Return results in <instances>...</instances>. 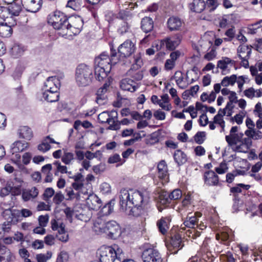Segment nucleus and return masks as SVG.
<instances>
[{
  "label": "nucleus",
  "instance_id": "nucleus-1",
  "mask_svg": "<svg viewBox=\"0 0 262 262\" xmlns=\"http://www.w3.org/2000/svg\"><path fill=\"white\" fill-rule=\"evenodd\" d=\"M121 210L127 215L138 216L144 212L143 193L142 192L122 189L120 192Z\"/></svg>",
  "mask_w": 262,
  "mask_h": 262
},
{
  "label": "nucleus",
  "instance_id": "nucleus-2",
  "mask_svg": "<svg viewBox=\"0 0 262 262\" xmlns=\"http://www.w3.org/2000/svg\"><path fill=\"white\" fill-rule=\"evenodd\" d=\"M32 212L28 209L21 211L15 209H6L2 215L6 221L2 225V229L5 232H9L12 225H15L21 220V217H27L32 215Z\"/></svg>",
  "mask_w": 262,
  "mask_h": 262
},
{
  "label": "nucleus",
  "instance_id": "nucleus-3",
  "mask_svg": "<svg viewBox=\"0 0 262 262\" xmlns=\"http://www.w3.org/2000/svg\"><path fill=\"white\" fill-rule=\"evenodd\" d=\"M238 127L232 126L230 130L229 135L225 137V140L228 145L235 152H240V149L247 147L250 144L249 139H243V134L237 133Z\"/></svg>",
  "mask_w": 262,
  "mask_h": 262
},
{
  "label": "nucleus",
  "instance_id": "nucleus-4",
  "mask_svg": "<svg viewBox=\"0 0 262 262\" xmlns=\"http://www.w3.org/2000/svg\"><path fill=\"white\" fill-rule=\"evenodd\" d=\"M75 81L79 86L89 85L93 79V70L92 67L84 63L79 64L75 70Z\"/></svg>",
  "mask_w": 262,
  "mask_h": 262
},
{
  "label": "nucleus",
  "instance_id": "nucleus-5",
  "mask_svg": "<svg viewBox=\"0 0 262 262\" xmlns=\"http://www.w3.org/2000/svg\"><path fill=\"white\" fill-rule=\"evenodd\" d=\"M201 216V214L200 212L192 213L189 212L184 221L183 224L181 225L180 228V232L182 233L183 231L186 230V228L189 229L185 232L186 236H188L190 239H196L198 237L200 236V232L195 229L194 226L198 222V218Z\"/></svg>",
  "mask_w": 262,
  "mask_h": 262
},
{
  "label": "nucleus",
  "instance_id": "nucleus-6",
  "mask_svg": "<svg viewBox=\"0 0 262 262\" xmlns=\"http://www.w3.org/2000/svg\"><path fill=\"white\" fill-rule=\"evenodd\" d=\"M68 17L63 13L56 11L49 15L48 23L54 29L59 31V34L62 36L68 34L67 22Z\"/></svg>",
  "mask_w": 262,
  "mask_h": 262
},
{
  "label": "nucleus",
  "instance_id": "nucleus-7",
  "mask_svg": "<svg viewBox=\"0 0 262 262\" xmlns=\"http://www.w3.org/2000/svg\"><path fill=\"white\" fill-rule=\"evenodd\" d=\"M117 112L115 111L111 112L104 111L100 113L98 116L99 122L101 123H107L110 124L108 128L111 130H117L119 128L117 123Z\"/></svg>",
  "mask_w": 262,
  "mask_h": 262
},
{
  "label": "nucleus",
  "instance_id": "nucleus-8",
  "mask_svg": "<svg viewBox=\"0 0 262 262\" xmlns=\"http://www.w3.org/2000/svg\"><path fill=\"white\" fill-rule=\"evenodd\" d=\"M111 57L105 52L101 54L98 57L95 59V66L102 67L107 69L111 70L112 69V64L116 63V61H114V58L116 56L117 53L115 50L111 49Z\"/></svg>",
  "mask_w": 262,
  "mask_h": 262
},
{
  "label": "nucleus",
  "instance_id": "nucleus-9",
  "mask_svg": "<svg viewBox=\"0 0 262 262\" xmlns=\"http://www.w3.org/2000/svg\"><path fill=\"white\" fill-rule=\"evenodd\" d=\"M212 242L209 238H206L201 247L199 255L200 260L204 262H212L214 257L212 254Z\"/></svg>",
  "mask_w": 262,
  "mask_h": 262
},
{
  "label": "nucleus",
  "instance_id": "nucleus-10",
  "mask_svg": "<svg viewBox=\"0 0 262 262\" xmlns=\"http://www.w3.org/2000/svg\"><path fill=\"white\" fill-rule=\"evenodd\" d=\"M188 74V72L185 74L180 71H177L171 77L170 79L174 80L177 85L180 89L184 90L187 88L189 85L195 81L193 78L189 79Z\"/></svg>",
  "mask_w": 262,
  "mask_h": 262
},
{
  "label": "nucleus",
  "instance_id": "nucleus-11",
  "mask_svg": "<svg viewBox=\"0 0 262 262\" xmlns=\"http://www.w3.org/2000/svg\"><path fill=\"white\" fill-rule=\"evenodd\" d=\"M51 228L53 231H57L56 238L62 242H67L69 239V234L65 230V225L59 220L53 219L51 221Z\"/></svg>",
  "mask_w": 262,
  "mask_h": 262
},
{
  "label": "nucleus",
  "instance_id": "nucleus-12",
  "mask_svg": "<svg viewBox=\"0 0 262 262\" xmlns=\"http://www.w3.org/2000/svg\"><path fill=\"white\" fill-rule=\"evenodd\" d=\"M180 231L173 234V231L170 232L171 239L169 244H166L167 250L170 254H176L184 246Z\"/></svg>",
  "mask_w": 262,
  "mask_h": 262
},
{
  "label": "nucleus",
  "instance_id": "nucleus-13",
  "mask_svg": "<svg viewBox=\"0 0 262 262\" xmlns=\"http://www.w3.org/2000/svg\"><path fill=\"white\" fill-rule=\"evenodd\" d=\"M83 21L79 16H71L68 17L67 22L68 34L72 33L74 35L79 34L83 27Z\"/></svg>",
  "mask_w": 262,
  "mask_h": 262
},
{
  "label": "nucleus",
  "instance_id": "nucleus-14",
  "mask_svg": "<svg viewBox=\"0 0 262 262\" xmlns=\"http://www.w3.org/2000/svg\"><path fill=\"white\" fill-rule=\"evenodd\" d=\"M157 169V176L159 182H158L156 184L158 185V187L160 188L169 182L167 165L164 160H161L158 164Z\"/></svg>",
  "mask_w": 262,
  "mask_h": 262
},
{
  "label": "nucleus",
  "instance_id": "nucleus-15",
  "mask_svg": "<svg viewBox=\"0 0 262 262\" xmlns=\"http://www.w3.org/2000/svg\"><path fill=\"white\" fill-rule=\"evenodd\" d=\"M142 65V61L139 55L134 58V63L128 71L127 74L136 80H140L143 78L142 72L138 70Z\"/></svg>",
  "mask_w": 262,
  "mask_h": 262
},
{
  "label": "nucleus",
  "instance_id": "nucleus-16",
  "mask_svg": "<svg viewBox=\"0 0 262 262\" xmlns=\"http://www.w3.org/2000/svg\"><path fill=\"white\" fill-rule=\"evenodd\" d=\"M100 262H114L116 254L112 247H101L99 250Z\"/></svg>",
  "mask_w": 262,
  "mask_h": 262
},
{
  "label": "nucleus",
  "instance_id": "nucleus-17",
  "mask_svg": "<svg viewBox=\"0 0 262 262\" xmlns=\"http://www.w3.org/2000/svg\"><path fill=\"white\" fill-rule=\"evenodd\" d=\"M135 50V44L128 39L120 45L118 48V53L121 57H129Z\"/></svg>",
  "mask_w": 262,
  "mask_h": 262
},
{
  "label": "nucleus",
  "instance_id": "nucleus-18",
  "mask_svg": "<svg viewBox=\"0 0 262 262\" xmlns=\"http://www.w3.org/2000/svg\"><path fill=\"white\" fill-rule=\"evenodd\" d=\"M245 135L247 136V137L243 138V139H249L250 144L247 146V147H244V148L241 149L239 152L246 153L250 150L252 145V139L257 140L262 138L261 132L255 129H247L245 132Z\"/></svg>",
  "mask_w": 262,
  "mask_h": 262
},
{
  "label": "nucleus",
  "instance_id": "nucleus-19",
  "mask_svg": "<svg viewBox=\"0 0 262 262\" xmlns=\"http://www.w3.org/2000/svg\"><path fill=\"white\" fill-rule=\"evenodd\" d=\"M251 48L244 45H240L237 48V54L241 59V64L247 68L249 67L248 59L251 53Z\"/></svg>",
  "mask_w": 262,
  "mask_h": 262
},
{
  "label": "nucleus",
  "instance_id": "nucleus-20",
  "mask_svg": "<svg viewBox=\"0 0 262 262\" xmlns=\"http://www.w3.org/2000/svg\"><path fill=\"white\" fill-rule=\"evenodd\" d=\"M165 192H158L159 193V199L160 203L166 205L170 203V201L172 200H178L182 197V191L179 189L173 190L170 194L168 195L164 194Z\"/></svg>",
  "mask_w": 262,
  "mask_h": 262
},
{
  "label": "nucleus",
  "instance_id": "nucleus-21",
  "mask_svg": "<svg viewBox=\"0 0 262 262\" xmlns=\"http://www.w3.org/2000/svg\"><path fill=\"white\" fill-rule=\"evenodd\" d=\"M105 233L108 237L116 239L120 236L121 233L120 226L114 221L107 222L106 232Z\"/></svg>",
  "mask_w": 262,
  "mask_h": 262
},
{
  "label": "nucleus",
  "instance_id": "nucleus-22",
  "mask_svg": "<svg viewBox=\"0 0 262 262\" xmlns=\"http://www.w3.org/2000/svg\"><path fill=\"white\" fill-rule=\"evenodd\" d=\"M22 6L26 11L31 12H36L41 7L42 0H21Z\"/></svg>",
  "mask_w": 262,
  "mask_h": 262
},
{
  "label": "nucleus",
  "instance_id": "nucleus-23",
  "mask_svg": "<svg viewBox=\"0 0 262 262\" xmlns=\"http://www.w3.org/2000/svg\"><path fill=\"white\" fill-rule=\"evenodd\" d=\"M110 86V83L106 82L102 87L99 88L96 93V102L99 105L104 104L106 102V93Z\"/></svg>",
  "mask_w": 262,
  "mask_h": 262
},
{
  "label": "nucleus",
  "instance_id": "nucleus-24",
  "mask_svg": "<svg viewBox=\"0 0 262 262\" xmlns=\"http://www.w3.org/2000/svg\"><path fill=\"white\" fill-rule=\"evenodd\" d=\"M217 67L222 70V72L225 75L228 74L230 69L234 66V61L226 57H223L217 61Z\"/></svg>",
  "mask_w": 262,
  "mask_h": 262
},
{
  "label": "nucleus",
  "instance_id": "nucleus-25",
  "mask_svg": "<svg viewBox=\"0 0 262 262\" xmlns=\"http://www.w3.org/2000/svg\"><path fill=\"white\" fill-rule=\"evenodd\" d=\"M87 195L86 204L92 210L100 209L102 204L101 200L96 194H91L90 191Z\"/></svg>",
  "mask_w": 262,
  "mask_h": 262
},
{
  "label": "nucleus",
  "instance_id": "nucleus-26",
  "mask_svg": "<svg viewBox=\"0 0 262 262\" xmlns=\"http://www.w3.org/2000/svg\"><path fill=\"white\" fill-rule=\"evenodd\" d=\"M148 262H163L161 254L154 245L148 244Z\"/></svg>",
  "mask_w": 262,
  "mask_h": 262
},
{
  "label": "nucleus",
  "instance_id": "nucleus-27",
  "mask_svg": "<svg viewBox=\"0 0 262 262\" xmlns=\"http://www.w3.org/2000/svg\"><path fill=\"white\" fill-rule=\"evenodd\" d=\"M60 86L59 80L56 76L49 77L45 82V90L58 91Z\"/></svg>",
  "mask_w": 262,
  "mask_h": 262
},
{
  "label": "nucleus",
  "instance_id": "nucleus-28",
  "mask_svg": "<svg viewBox=\"0 0 262 262\" xmlns=\"http://www.w3.org/2000/svg\"><path fill=\"white\" fill-rule=\"evenodd\" d=\"M233 233L232 230L228 227H225L222 229L220 233L216 234L217 240H221L224 242V244L227 245L228 243L232 239Z\"/></svg>",
  "mask_w": 262,
  "mask_h": 262
},
{
  "label": "nucleus",
  "instance_id": "nucleus-29",
  "mask_svg": "<svg viewBox=\"0 0 262 262\" xmlns=\"http://www.w3.org/2000/svg\"><path fill=\"white\" fill-rule=\"evenodd\" d=\"M15 24V21L12 23L8 21L0 24V36L2 37H10L13 33L12 27Z\"/></svg>",
  "mask_w": 262,
  "mask_h": 262
},
{
  "label": "nucleus",
  "instance_id": "nucleus-30",
  "mask_svg": "<svg viewBox=\"0 0 262 262\" xmlns=\"http://www.w3.org/2000/svg\"><path fill=\"white\" fill-rule=\"evenodd\" d=\"M205 183L209 186L217 185L219 182V177L212 170L206 171L204 174Z\"/></svg>",
  "mask_w": 262,
  "mask_h": 262
},
{
  "label": "nucleus",
  "instance_id": "nucleus-31",
  "mask_svg": "<svg viewBox=\"0 0 262 262\" xmlns=\"http://www.w3.org/2000/svg\"><path fill=\"white\" fill-rule=\"evenodd\" d=\"M120 88L122 90L130 92H135L138 88L137 83L134 80L129 78H124L120 82Z\"/></svg>",
  "mask_w": 262,
  "mask_h": 262
},
{
  "label": "nucleus",
  "instance_id": "nucleus-32",
  "mask_svg": "<svg viewBox=\"0 0 262 262\" xmlns=\"http://www.w3.org/2000/svg\"><path fill=\"white\" fill-rule=\"evenodd\" d=\"M232 112L227 111L225 108L220 109L217 114L214 117L213 121L215 124H218L219 126L223 125L225 124V122L223 119L224 116L230 117L232 115Z\"/></svg>",
  "mask_w": 262,
  "mask_h": 262
},
{
  "label": "nucleus",
  "instance_id": "nucleus-33",
  "mask_svg": "<svg viewBox=\"0 0 262 262\" xmlns=\"http://www.w3.org/2000/svg\"><path fill=\"white\" fill-rule=\"evenodd\" d=\"M166 48L169 50H174L180 43L181 38L179 35L170 37L164 39Z\"/></svg>",
  "mask_w": 262,
  "mask_h": 262
},
{
  "label": "nucleus",
  "instance_id": "nucleus-34",
  "mask_svg": "<svg viewBox=\"0 0 262 262\" xmlns=\"http://www.w3.org/2000/svg\"><path fill=\"white\" fill-rule=\"evenodd\" d=\"M94 231L99 234L106 232V222L101 217H98L94 223Z\"/></svg>",
  "mask_w": 262,
  "mask_h": 262
},
{
  "label": "nucleus",
  "instance_id": "nucleus-35",
  "mask_svg": "<svg viewBox=\"0 0 262 262\" xmlns=\"http://www.w3.org/2000/svg\"><path fill=\"white\" fill-rule=\"evenodd\" d=\"M182 21L178 17H170L167 20V27L170 31H178L181 29Z\"/></svg>",
  "mask_w": 262,
  "mask_h": 262
},
{
  "label": "nucleus",
  "instance_id": "nucleus-36",
  "mask_svg": "<svg viewBox=\"0 0 262 262\" xmlns=\"http://www.w3.org/2000/svg\"><path fill=\"white\" fill-rule=\"evenodd\" d=\"M17 134L20 138L30 140L33 136L32 129L28 126H20L17 130Z\"/></svg>",
  "mask_w": 262,
  "mask_h": 262
},
{
  "label": "nucleus",
  "instance_id": "nucleus-37",
  "mask_svg": "<svg viewBox=\"0 0 262 262\" xmlns=\"http://www.w3.org/2000/svg\"><path fill=\"white\" fill-rule=\"evenodd\" d=\"M170 222L169 217H162L157 222V225L159 230L163 235H166L167 233Z\"/></svg>",
  "mask_w": 262,
  "mask_h": 262
},
{
  "label": "nucleus",
  "instance_id": "nucleus-38",
  "mask_svg": "<svg viewBox=\"0 0 262 262\" xmlns=\"http://www.w3.org/2000/svg\"><path fill=\"white\" fill-rule=\"evenodd\" d=\"M43 98L49 102H54L58 101L59 93L58 91L52 90H45L42 93Z\"/></svg>",
  "mask_w": 262,
  "mask_h": 262
},
{
  "label": "nucleus",
  "instance_id": "nucleus-39",
  "mask_svg": "<svg viewBox=\"0 0 262 262\" xmlns=\"http://www.w3.org/2000/svg\"><path fill=\"white\" fill-rule=\"evenodd\" d=\"M38 194V190L35 187H33L30 189H27L23 191L22 198L25 201H28L34 199Z\"/></svg>",
  "mask_w": 262,
  "mask_h": 262
},
{
  "label": "nucleus",
  "instance_id": "nucleus-40",
  "mask_svg": "<svg viewBox=\"0 0 262 262\" xmlns=\"http://www.w3.org/2000/svg\"><path fill=\"white\" fill-rule=\"evenodd\" d=\"M190 9L196 13L202 12L205 8V3L204 0H193L189 4Z\"/></svg>",
  "mask_w": 262,
  "mask_h": 262
},
{
  "label": "nucleus",
  "instance_id": "nucleus-41",
  "mask_svg": "<svg viewBox=\"0 0 262 262\" xmlns=\"http://www.w3.org/2000/svg\"><path fill=\"white\" fill-rule=\"evenodd\" d=\"M174 161L178 165H182L187 161V157L184 152L180 149L176 150L173 154Z\"/></svg>",
  "mask_w": 262,
  "mask_h": 262
},
{
  "label": "nucleus",
  "instance_id": "nucleus-42",
  "mask_svg": "<svg viewBox=\"0 0 262 262\" xmlns=\"http://www.w3.org/2000/svg\"><path fill=\"white\" fill-rule=\"evenodd\" d=\"M9 183H12V188L14 189V195H18L20 193V188L24 182L21 178H15L13 179L7 181Z\"/></svg>",
  "mask_w": 262,
  "mask_h": 262
},
{
  "label": "nucleus",
  "instance_id": "nucleus-43",
  "mask_svg": "<svg viewBox=\"0 0 262 262\" xmlns=\"http://www.w3.org/2000/svg\"><path fill=\"white\" fill-rule=\"evenodd\" d=\"M111 70H107L106 69L102 67L95 66V75L96 78L99 81L106 78L108 73Z\"/></svg>",
  "mask_w": 262,
  "mask_h": 262
},
{
  "label": "nucleus",
  "instance_id": "nucleus-44",
  "mask_svg": "<svg viewBox=\"0 0 262 262\" xmlns=\"http://www.w3.org/2000/svg\"><path fill=\"white\" fill-rule=\"evenodd\" d=\"M29 146L27 142H22L20 141H15L11 145V150L13 154L21 152L26 149Z\"/></svg>",
  "mask_w": 262,
  "mask_h": 262
},
{
  "label": "nucleus",
  "instance_id": "nucleus-45",
  "mask_svg": "<svg viewBox=\"0 0 262 262\" xmlns=\"http://www.w3.org/2000/svg\"><path fill=\"white\" fill-rule=\"evenodd\" d=\"M229 102L226 104V107L224 108L229 112L233 113V108L234 107V103H237V97L236 93L232 91V93L228 96Z\"/></svg>",
  "mask_w": 262,
  "mask_h": 262
},
{
  "label": "nucleus",
  "instance_id": "nucleus-46",
  "mask_svg": "<svg viewBox=\"0 0 262 262\" xmlns=\"http://www.w3.org/2000/svg\"><path fill=\"white\" fill-rule=\"evenodd\" d=\"M52 166L51 164H48L42 167V173L45 175V181L46 182H51L53 179L52 173L51 171L52 170Z\"/></svg>",
  "mask_w": 262,
  "mask_h": 262
},
{
  "label": "nucleus",
  "instance_id": "nucleus-47",
  "mask_svg": "<svg viewBox=\"0 0 262 262\" xmlns=\"http://www.w3.org/2000/svg\"><path fill=\"white\" fill-rule=\"evenodd\" d=\"M9 4L8 8L10 11V17L12 18L13 16H18L22 10L21 6L14 3Z\"/></svg>",
  "mask_w": 262,
  "mask_h": 262
},
{
  "label": "nucleus",
  "instance_id": "nucleus-48",
  "mask_svg": "<svg viewBox=\"0 0 262 262\" xmlns=\"http://www.w3.org/2000/svg\"><path fill=\"white\" fill-rule=\"evenodd\" d=\"M237 80V76L233 74L230 76H226L221 81V85L223 87L233 86Z\"/></svg>",
  "mask_w": 262,
  "mask_h": 262
},
{
  "label": "nucleus",
  "instance_id": "nucleus-49",
  "mask_svg": "<svg viewBox=\"0 0 262 262\" xmlns=\"http://www.w3.org/2000/svg\"><path fill=\"white\" fill-rule=\"evenodd\" d=\"M84 181H75L72 183V187L74 190L78 191L83 194H88L89 190H84Z\"/></svg>",
  "mask_w": 262,
  "mask_h": 262
},
{
  "label": "nucleus",
  "instance_id": "nucleus-50",
  "mask_svg": "<svg viewBox=\"0 0 262 262\" xmlns=\"http://www.w3.org/2000/svg\"><path fill=\"white\" fill-rule=\"evenodd\" d=\"M25 51L24 47L18 44H14L11 49V54L14 57L21 56Z\"/></svg>",
  "mask_w": 262,
  "mask_h": 262
},
{
  "label": "nucleus",
  "instance_id": "nucleus-51",
  "mask_svg": "<svg viewBox=\"0 0 262 262\" xmlns=\"http://www.w3.org/2000/svg\"><path fill=\"white\" fill-rule=\"evenodd\" d=\"M82 5V0H68L66 7L75 11L80 9Z\"/></svg>",
  "mask_w": 262,
  "mask_h": 262
},
{
  "label": "nucleus",
  "instance_id": "nucleus-52",
  "mask_svg": "<svg viewBox=\"0 0 262 262\" xmlns=\"http://www.w3.org/2000/svg\"><path fill=\"white\" fill-rule=\"evenodd\" d=\"M251 185L249 184H244L239 183L236 184L235 186L231 188L230 191L232 193H239L243 191L247 190L250 188Z\"/></svg>",
  "mask_w": 262,
  "mask_h": 262
},
{
  "label": "nucleus",
  "instance_id": "nucleus-53",
  "mask_svg": "<svg viewBox=\"0 0 262 262\" xmlns=\"http://www.w3.org/2000/svg\"><path fill=\"white\" fill-rule=\"evenodd\" d=\"M74 159V154L71 152L67 151H64L63 155L61 157V161L66 165L72 164Z\"/></svg>",
  "mask_w": 262,
  "mask_h": 262
},
{
  "label": "nucleus",
  "instance_id": "nucleus-54",
  "mask_svg": "<svg viewBox=\"0 0 262 262\" xmlns=\"http://www.w3.org/2000/svg\"><path fill=\"white\" fill-rule=\"evenodd\" d=\"M146 135L145 133L143 130H140L139 132L137 134H134L135 137L131 139L126 140L124 142V145L129 146L132 145L135 141H138L139 139H141Z\"/></svg>",
  "mask_w": 262,
  "mask_h": 262
},
{
  "label": "nucleus",
  "instance_id": "nucleus-55",
  "mask_svg": "<svg viewBox=\"0 0 262 262\" xmlns=\"http://www.w3.org/2000/svg\"><path fill=\"white\" fill-rule=\"evenodd\" d=\"M0 18L4 19L5 21L7 20V21L11 18L8 7L0 6Z\"/></svg>",
  "mask_w": 262,
  "mask_h": 262
},
{
  "label": "nucleus",
  "instance_id": "nucleus-56",
  "mask_svg": "<svg viewBox=\"0 0 262 262\" xmlns=\"http://www.w3.org/2000/svg\"><path fill=\"white\" fill-rule=\"evenodd\" d=\"M114 209V204L111 201L106 203L101 210L103 215H108L112 213Z\"/></svg>",
  "mask_w": 262,
  "mask_h": 262
},
{
  "label": "nucleus",
  "instance_id": "nucleus-57",
  "mask_svg": "<svg viewBox=\"0 0 262 262\" xmlns=\"http://www.w3.org/2000/svg\"><path fill=\"white\" fill-rule=\"evenodd\" d=\"M190 204V196H186L182 202L181 205L178 207V211L181 213H183L186 210V208Z\"/></svg>",
  "mask_w": 262,
  "mask_h": 262
},
{
  "label": "nucleus",
  "instance_id": "nucleus-58",
  "mask_svg": "<svg viewBox=\"0 0 262 262\" xmlns=\"http://www.w3.org/2000/svg\"><path fill=\"white\" fill-rule=\"evenodd\" d=\"M247 113L245 110L241 111L238 114H236L234 117L231 118L232 121H234L237 124L240 125L243 122V119Z\"/></svg>",
  "mask_w": 262,
  "mask_h": 262
},
{
  "label": "nucleus",
  "instance_id": "nucleus-59",
  "mask_svg": "<svg viewBox=\"0 0 262 262\" xmlns=\"http://www.w3.org/2000/svg\"><path fill=\"white\" fill-rule=\"evenodd\" d=\"M12 183H9L8 182L6 183V186L2 188L1 190V195L2 196H5L8 195L11 192L14 194V189L12 188Z\"/></svg>",
  "mask_w": 262,
  "mask_h": 262
},
{
  "label": "nucleus",
  "instance_id": "nucleus-60",
  "mask_svg": "<svg viewBox=\"0 0 262 262\" xmlns=\"http://www.w3.org/2000/svg\"><path fill=\"white\" fill-rule=\"evenodd\" d=\"M92 217V213L90 211L88 212L83 211L81 213L76 214V217L82 221L87 222L90 221Z\"/></svg>",
  "mask_w": 262,
  "mask_h": 262
},
{
  "label": "nucleus",
  "instance_id": "nucleus-61",
  "mask_svg": "<svg viewBox=\"0 0 262 262\" xmlns=\"http://www.w3.org/2000/svg\"><path fill=\"white\" fill-rule=\"evenodd\" d=\"M73 189L74 188L72 187L66 188V191L67 195L68 196V200H72L75 198L79 199L80 192L78 191L77 193H75Z\"/></svg>",
  "mask_w": 262,
  "mask_h": 262
},
{
  "label": "nucleus",
  "instance_id": "nucleus-62",
  "mask_svg": "<svg viewBox=\"0 0 262 262\" xmlns=\"http://www.w3.org/2000/svg\"><path fill=\"white\" fill-rule=\"evenodd\" d=\"M54 166L56 167V171L55 172V174L57 175L58 172L61 173H65L67 172V167L65 165H62L59 161H55L53 163Z\"/></svg>",
  "mask_w": 262,
  "mask_h": 262
},
{
  "label": "nucleus",
  "instance_id": "nucleus-63",
  "mask_svg": "<svg viewBox=\"0 0 262 262\" xmlns=\"http://www.w3.org/2000/svg\"><path fill=\"white\" fill-rule=\"evenodd\" d=\"M205 132H199L194 136V140L199 144H202L205 140Z\"/></svg>",
  "mask_w": 262,
  "mask_h": 262
},
{
  "label": "nucleus",
  "instance_id": "nucleus-64",
  "mask_svg": "<svg viewBox=\"0 0 262 262\" xmlns=\"http://www.w3.org/2000/svg\"><path fill=\"white\" fill-rule=\"evenodd\" d=\"M52 256V253L47 252L46 254H38L36 255L37 262H47Z\"/></svg>",
  "mask_w": 262,
  "mask_h": 262
}]
</instances>
